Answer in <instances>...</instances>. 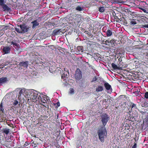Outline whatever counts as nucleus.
<instances>
[{
  "mask_svg": "<svg viewBox=\"0 0 148 148\" xmlns=\"http://www.w3.org/2000/svg\"><path fill=\"white\" fill-rule=\"evenodd\" d=\"M104 86L108 93H110L112 92V89L111 86L108 83L106 82L104 84Z\"/></svg>",
  "mask_w": 148,
  "mask_h": 148,
  "instance_id": "obj_9",
  "label": "nucleus"
},
{
  "mask_svg": "<svg viewBox=\"0 0 148 148\" xmlns=\"http://www.w3.org/2000/svg\"><path fill=\"white\" fill-rule=\"evenodd\" d=\"M75 17L77 18V21L79 20V18H80L81 17L80 15L79 14H77L76 15Z\"/></svg>",
  "mask_w": 148,
  "mask_h": 148,
  "instance_id": "obj_36",
  "label": "nucleus"
},
{
  "mask_svg": "<svg viewBox=\"0 0 148 148\" xmlns=\"http://www.w3.org/2000/svg\"><path fill=\"white\" fill-rule=\"evenodd\" d=\"M56 104L58 107H59L60 106V104L59 102H57L56 103Z\"/></svg>",
  "mask_w": 148,
  "mask_h": 148,
  "instance_id": "obj_41",
  "label": "nucleus"
},
{
  "mask_svg": "<svg viewBox=\"0 0 148 148\" xmlns=\"http://www.w3.org/2000/svg\"><path fill=\"white\" fill-rule=\"evenodd\" d=\"M18 103V101H16L13 103V104L14 105H16Z\"/></svg>",
  "mask_w": 148,
  "mask_h": 148,
  "instance_id": "obj_39",
  "label": "nucleus"
},
{
  "mask_svg": "<svg viewBox=\"0 0 148 148\" xmlns=\"http://www.w3.org/2000/svg\"><path fill=\"white\" fill-rule=\"evenodd\" d=\"M77 50L78 51L82 52L84 50L83 47L82 46H78L77 47Z\"/></svg>",
  "mask_w": 148,
  "mask_h": 148,
  "instance_id": "obj_21",
  "label": "nucleus"
},
{
  "mask_svg": "<svg viewBox=\"0 0 148 148\" xmlns=\"http://www.w3.org/2000/svg\"><path fill=\"white\" fill-rule=\"evenodd\" d=\"M39 94L38 100L44 103H46L48 97L46 95H43L41 93H39Z\"/></svg>",
  "mask_w": 148,
  "mask_h": 148,
  "instance_id": "obj_7",
  "label": "nucleus"
},
{
  "mask_svg": "<svg viewBox=\"0 0 148 148\" xmlns=\"http://www.w3.org/2000/svg\"><path fill=\"white\" fill-rule=\"evenodd\" d=\"M136 108V105L134 103H133L132 106V108Z\"/></svg>",
  "mask_w": 148,
  "mask_h": 148,
  "instance_id": "obj_37",
  "label": "nucleus"
},
{
  "mask_svg": "<svg viewBox=\"0 0 148 148\" xmlns=\"http://www.w3.org/2000/svg\"><path fill=\"white\" fill-rule=\"evenodd\" d=\"M110 44V46H114L115 45V44L116 42L115 40L114 39H109Z\"/></svg>",
  "mask_w": 148,
  "mask_h": 148,
  "instance_id": "obj_19",
  "label": "nucleus"
},
{
  "mask_svg": "<svg viewBox=\"0 0 148 148\" xmlns=\"http://www.w3.org/2000/svg\"><path fill=\"white\" fill-rule=\"evenodd\" d=\"M103 90V88L102 86H98L96 88V91L97 92H101Z\"/></svg>",
  "mask_w": 148,
  "mask_h": 148,
  "instance_id": "obj_18",
  "label": "nucleus"
},
{
  "mask_svg": "<svg viewBox=\"0 0 148 148\" xmlns=\"http://www.w3.org/2000/svg\"><path fill=\"white\" fill-rule=\"evenodd\" d=\"M76 10L78 11H81L83 10V8L79 6H77L76 8Z\"/></svg>",
  "mask_w": 148,
  "mask_h": 148,
  "instance_id": "obj_22",
  "label": "nucleus"
},
{
  "mask_svg": "<svg viewBox=\"0 0 148 148\" xmlns=\"http://www.w3.org/2000/svg\"><path fill=\"white\" fill-rule=\"evenodd\" d=\"M109 27H108L104 26L102 29L103 31L104 32H106V36L108 37H109L111 36L112 34V32L111 30L108 29Z\"/></svg>",
  "mask_w": 148,
  "mask_h": 148,
  "instance_id": "obj_8",
  "label": "nucleus"
},
{
  "mask_svg": "<svg viewBox=\"0 0 148 148\" xmlns=\"http://www.w3.org/2000/svg\"><path fill=\"white\" fill-rule=\"evenodd\" d=\"M9 64L10 62L9 61H7L5 62L4 64H3V66H5L8 65Z\"/></svg>",
  "mask_w": 148,
  "mask_h": 148,
  "instance_id": "obj_33",
  "label": "nucleus"
},
{
  "mask_svg": "<svg viewBox=\"0 0 148 148\" xmlns=\"http://www.w3.org/2000/svg\"><path fill=\"white\" fill-rule=\"evenodd\" d=\"M12 143H8V144H7V145H6V146H9L10 145L11 146H12L13 145L14 142L13 141H12Z\"/></svg>",
  "mask_w": 148,
  "mask_h": 148,
  "instance_id": "obj_30",
  "label": "nucleus"
},
{
  "mask_svg": "<svg viewBox=\"0 0 148 148\" xmlns=\"http://www.w3.org/2000/svg\"><path fill=\"white\" fill-rule=\"evenodd\" d=\"M32 89H27L24 88H18L14 91V92H18V99L21 100L24 99V96L25 98H29Z\"/></svg>",
  "mask_w": 148,
  "mask_h": 148,
  "instance_id": "obj_1",
  "label": "nucleus"
},
{
  "mask_svg": "<svg viewBox=\"0 0 148 148\" xmlns=\"http://www.w3.org/2000/svg\"><path fill=\"white\" fill-rule=\"evenodd\" d=\"M123 96H121L120 97H123Z\"/></svg>",
  "mask_w": 148,
  "mask_h": 148,
  "instance_id": "obj_48",
  "label": "nucleus"
},
{
  "mask_svg": "<svg viewBox=\"0 0 148 148\" xmlns=\"http://www.w3.org/2000/svg\"><path fill=\"white\" fill-rule=\"evenodd\" d=\"M105 41L106 40H103L102 41V43H103L104 44V43H105Z\"/></svg>",
  "mask_w": 148,
  "mask_h": 148,
  "instance_id": "obj_45",
  "label": "nucleus"
},
{
  "mask_svg": "<svg viewBox=\"0 0 148 148\" xmlns=\"http://www.w3.org/2000/svg\"><path fill=\"white\" fill-rule=\"evenodd\" d=\"M31 23L33 24L32 28L34 29L36 27L39 25V23L37 22L36 20H35L31 22Z\"/></svg>",
  "mask_w": 148,
  "mask_h": 148,
  "instance_id": "obj_15",
  "label": "nucleus"
},
{
  "mask_svg": "<svg viewBox=\"0 0 148 148\" xmlns=\"http://www.w3.org/2000/svg\"><path fill=\"white\" fill-rule=\"evenodd\" d=\"M4 66H3V65H0V68H3Z\"/></svg>",
  "mask_w": 148,
  "mask_h": 148,
  "instance_id": "obj_43",
  "label": "nucleus"
},
{
  "mask_svg": "<svg viewBox=\"0 0 148 148\" xmlns=\"http://www.w3.org/2000/svg\"><path fill=\"white\" fill-rule=\"evenodd\" d=\"M3 54L9 53L10 52V48L8 46H5L2 49Z\"/></svg>",
  "mask_w": 148,
  "mask_h": 148,
  "instance_id": "obj_11",
  "label": "nucleus"
},
{
  "mask_svg": "<svg viewBox=\"0 0 148 148\" xmlns=\"http://www.w3.org/2000/svg\"><path fill=\"white\" fill-rule=\"evenodd\" d=\"M60 30H55L54 31V33L55 35H57L60 34Z\"/></svg>",
  "mask_w": 148,
  "mask_h": 148,
  "instance_id": "obj_28",
  "label": "nucleus"
},
{
  "mask_svg": "<svg viewBox=\"0 0 148 148\" xmlns=\"http://www.w3.org/2000/svg\"><path fill=\"white\" fill-rule=\"evenodd\" d=\"M8 79L6 77H3L0 78V84L3 83L7 82Z\"/></svg>",
  "mask_w": 148,
  "mask_h": 148,
  "instance_id": "obj_14",
  "label": "nucleus"
},
{
  "mask_svg": "<svg viewBox=\"0 0 148 148\" xmlns=\"http://www.w3.org/2000/svg\"><path fill=\"white\" fill-rule=\"evenodd\" d=\"M64 71H63V74H62V78L63 79V80L66 83L68 80V77L69 76V73L67 69H66L64 68Z\"/></svg>",
  "mask_w": 148,
  "mask_h": 148,
  "instance_id": "obj_4",
  "label": "nucleus"
},
{
  "mask_svg": "<svg viewBox=\"0 0 148 148\" xmlns=\"http://www.w3.org/2000/svg\"><path fill=\"white\" fill-rule=\"evenodd\" d=\"M109 119L108 116L106 114H103L101 116V121L103 125L105 126Z\"/></svg>",
  "mask_w": 148,
  "mask_h": 148,
  "instance_id": "obj_5",
  "label": "nucleus"
},
{
  "mask_svg": "<svg viewBox=\"0 0 148 148\" xmlns=\"http://www.w3.org/2000/svg\"><path fill=\"white\" fill-rule=\"evenodd\" d=\"M75 77L76 80H78L81 79L82 77V72L79 69H77L75 74Z\"/></svg>",
  "mask_w": 148,
  "mask_h": 148,
  "instance_id": "obj_6",
  "label": "nucleus"
},
{
  "mask_svg": "<svg viewBox=\"0 0 148 148\" xmlns=\"http://www.w3.org/2000/svg\"><path fill=\"white\" fill-rule=\"evenodd\" d=\"M3 34V33H1V34H0V35H1V36H2Z\"/></svg>",
  "mask_w": 148,
  "mask_h": 148,
  "instance_id": "obj_47",
  "label": "nucleus"
},
{
  "mask_svg": "<svg viewBox=\"0 0 148 148\" xmlns=\"http://www.w3.org/2000/svg\"><path fill=\"white\" fill-rule=\"evenodd\" d=\"M119 64H121L122 62V60L120 58L119 60Z\"/></svg>",
  "mask_w": 148,
  "mask_h": 148,
  "instance_id": "obj_40",
  "label": "nucleus"
},
{
  "mask_svg": "<svg viewBox=\"0 0 148 148\" xmlns=\"http://www.w3.org/2000/svg\"><path fill=\"white\" fill-rule=\"evenodd\" d=\"M4 112V110L3 106V103L1 102L0 104V113H3Z\"/></svg>",
  "mask_w": 148,
  "mask_h": 148,
  "instance_id": "obj_20",
  "label": "nucleus"
},
{
  "mask_svg": "<svg viewBox=\"0 0 148 148\" xmlns=\"http://www.w3.org/2000/svg\"><path fill=\"white\" fill-rule=\"evenodd\" d=\"M130 24L131 25H134L136 24V21L135 19H133L131 22Z\"/></svg>",
  "mask_w": 148,
  "mask_h": 148,
  "instance_id": "obj_25",
  "label": "nucleus"
},
{
  "mask_svg": "<svg viewBox=\"0 0 148 148\" xmlns=\"http://www.w3.org/2000/svg\"><path fill=\"white\" fill-rule=\"evenodd\" d=\"M31 90V92L29 95V98L33 100L37 101L39 99L40 93L32 89Z\"/></svg>",
  "mask_w": 148,
  "mask_h": 148,
  "instance_id": "obj_3",
  "label": "nucleus"
},
{
  "mask_svg": "<svg viewBox=\"0 0 148 148\" xmlns=\"http://www.w3.org/2000/svg\"><path fill=\"white\" fill-rule=\"evenodd\" d=\"M9 132L10 129H9L5 128L2 130V132L7 135L9 133Z\"/></svg>",
  "mask_w": 148,
  "mask_h": 148,
  "instance_id": "obj_16",
  "label": "nucleus"
},
{
  "mask_svg": "<svg viewBox=\"0 0 148 148\" xmlns=\"http://www.w3.org/2000/svg\"><path fill=\"white\" fill-rule=\"evenodd\" d=\"M20 27L22 33L27 32L28 30V28L24 25H20Z\"/></svg>",
  "mask_w": 148,
  "mask_h": 148,
  "instance_id": "obj_12",
  "label": "nucleus"
},
{
  "mask_svg": "<svg viewBox=\"0 0 148 148\" xmlns=\"http://www.w3.org/2000/svg\"><path fill=\"white\" fill-rule=\"evenodd\" d=\"M19 65L21 66H23L27 68L28 66V62L26 61L24 62H20L19 63Z\"/></svg>",
  "mask_w": 148,
  "mask_h": 148,
  "instance_id": "obj_13",
  "label": "nucleus"
},
{
  "mask_svg": "<svg viewBox=\"0 0 148 148\" xmlns=\"http://www.w3.org/2000/svg\"><path fill=\"white\" fill-rule=\"evenodd\" d=\"M97 78L96 76L94 77L92 79V80L91 82H95L97 80Z\"/></svg>",
  "mask_w": 148,
  "mask_h": 148,
  "instance_id": "obj_35",
  "label": "nucleus"
},
{
  "mask_svg": "<svg viewBox=\"0 0 148 148\" xmlns=\"http://www.w3.org/2000/svg\"><path fill=\"white\" fill-rule=\"evenodd\" d=\"M140 9L142 10L144 12L146 13H148V10H146V9L142 8H139Z\"/></svg>",
  "mask_w": 148,
  "mask_h": 148,
  "instance_id": "obj_26",
  "label": "nucleus"
},
{
  "mask_svg": "<svg viewBox=\"0 0 148 148\" xmlns=\"http://www.w3.org/2000/svg\"><path fill=\"white\" fill-rule=\"evenodd\" d=\"M69 93L71 94H73L74 93V90L72 88H70L69 90Z\"/></svg>",
  "mask_w": 148,
  "mask_h": 148,
  "instance_id": "obj_27",
  "label": "nucleus"
},
{
  "mask_svg": "<svg viewBox=\"0 0 148 148\" xmlns=\"http://www.w3.org/2000/svg\"><path fill=\"white\" fill-rule=\"evenodd\" d=\"M14 43V42L13 41H12V42H11V45H13Z\"/></svg>",
  "mask_w": 148,
  "mask_h": 148,
  "instance_id": "obj_44",
  "label": "nucleus"
},
{
  "mask_svg": "<svg viewBox=\"0 0 148 148\" xmlns=\"http://www.w3.org/2000/svg\"><path fill=\"white\" fill-rule=\"evenodd\" d=\"M99 9V11L101 12H103L105 10V8L103 7H100Z\"/></svg>",
  "mask_w": 148,
  "mask_h": 148,
  "instance_id": "obj_23",
  "label": "nucleus"
},
{
  "mask_svg": "<svg viewBox=\"0 0 148 148\" xmlns=\"http://www.w3.org/2000/svg\"><path fill=\"white\" fill-rule=\"evenodd\" d=\"M19 46V44L15 42H14V45H13V46L14 47H18Z\"/></svg>",
  "mask_w": 148,
  "mask_h": 148,
  "instance_id": "obj_32",
  "label": "nucleus"
},
{
  "mask_svg": "<svg viewBox=\"0 0 148 148\" xmlns=\"http://www.w3.org/2000/svg\"><path fill=\"white\" fill-rule=\"evenodd\" d=\"M15 30L18 33H22V32H21V30H20V29L19 28H16Z\"/></svg>",
  "mask_w": 148,
  "mask_h": 148,
  "instance_id": "obj_31",
  "label": "nucleus"
},
{
  "mask_svg": "<svg viewBox=\"0 0 148 148\" xmlns=\"http://www.w3.org/2000/svg\"><path fill=\"white\" fill-rule=\"evenodd\" d=\"M14 138L12 135L8 136V137L5 138V144L7 145L8 143H12V141H14Z\"/></svg>",
  "mask_w": 148,
  "mask_h": 148,
  "instance_id": "obj_10",
  "label": "nucleus"
},
{
  "mask_svg": "<svg viewBox=\"0 0 148 148\" xmlns=\"http://www.w3.org/2000/svg\"><path fill=\"white\" fill-rule=\"evenodd\" d=\"M136 139H136V138H134V140H135V141H136V140H136Z\"/></svg>",
  "mask_w": 148,
  "mask_h": 148,
  "instance_id": "obj_46",
  "label": "nucleus"
},
{
  "mask_svg": "<svg viewBox=\"0 0 148 148\" xmlns=\"http://www.w3.org/2000/svg\"><path fill=\"white\" fill-rule=\"evenodd\" d=\"M137 147V144L136 143H134V145L132 146V148H136Z\"/></svg>",
  "mask_w": 148,
  "mask_h": 148,
  "instance_id": "obj_38",
  "label": "nucleus"
},
{
  "mask_svg": "<svg viewBox=\"0 0 148 148\" xmlns=\"http://www.w3.org/2000/svg\"><path fill=\"white\" fill-rule=\"evenodd\" d=\"M0 5L2 7L4 11H9L10 10V8L6 5L4 4V3H3V5Z\"/></svg>",
  "mask_w": 148,
  "mask_h": 148,
  "instance_id": "obj_17",
  "label": "nucleus"
},
{
  "mask_svg": "<svg viewBox=\"0 0 148 148\" xmlns=\"http://www.w3.org/2000/svg\"><path fill=\"white\" fill-rule=\"evenodd\" d=\"M144 27L146 28H148V24L145 25L144 26Z\"/></svg>",
  "mask_w": 148,
  "mask_h": 148,
  "instance_id": "obj_42",
  "label": "nucleus"
},
{
  "mask_svg": "<svg viewBox=\"0 0 148 148\" xmlns=\"http://www.w3.org/2000/svg\"><path fill=\"white\" fill-rule=\"evenodd\" d=\"M104 44L106 45L110 46V44L109 42V39H108V40H107L105 41V43H104Z\"/></svg>",
  "mask_w": 148,
  "mask_h": 148,
  "instance_id": "obj_29",
  "label": "nucleus"
},
{
  "mask_svg": "<svg viewBox=\"0 0 148 148\" xmlns=\"http://www.w3.org/2000/svg\"><path fill=\"white\" fill-rule=\"evenodd\" d=\"M112 66L114 69H118L117 66L115 64L112 63Z\"/></svg>",
  "mask_w": 148,
  "mask_h": 148,
  "instance_id": "obj_24",
  "label": "nucleus"
},
{
  "mask_svg": "<svg viewBox=\"0 0 148 148\" xmlns=\"http://www.w3.org/2000/svg\"><path fill=\"white\" fill-rule=\"evenodd\" d=\"M145 97L147 99H148V92H147L145 93Z\"/></svg>",
  "mask_w": 148,
  "mask_h": 148,
  "instance_id": "obj_34",
  "label": "nucleus"
},
{
  "mask_svg": "<svg viewBox=\"0 0 148 148\" xmlns=\"http://www.w3.org/2000/svg\"><path fill=\"white\" fill-rule=\"evenodd\" d=\"M98 134L99 139L101 142H103L107 134L106 129L104 127H101L98 131Z\"/></svg>",
  "mask_w": 148,
  "mask_h": 148,
  "instance_id": "obj_2",
  "label": "nucleus"
}]
</instances>
